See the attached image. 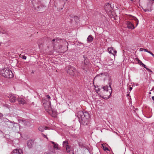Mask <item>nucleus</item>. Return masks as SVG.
I'll use <instances>...</instances> for the list:
<instances>
[{
    "label": "nucleus",
    "mask_w": 154,
    "mask_h": 154,
    "mask_svg": "<svg viewBox=\"0 0 154 154\" xmlns=\"http://www.w3.org/2000/svg\"><path fill=\"white\" fill-rule=\"evenodd\" d=\"M77 117L81 124L85 125L88 124L90 118V115L88 112L79 111L77 113Z\"/></svg>",
    "instance_id": "obj_1"
},
{
    "label": "nucleus",
    "mask_w": 154,
    "mask_h": 154,
    "mask_svg": "<svg viewBox=\"0 0 154 154\" xmlns=\"http://www.w3.org/2000/svg\"><path fill=\"white\" fill-rule=\"evenodd\" d=\"M42 103L46 112L52 117H56L57 116V113L55 111L52 110L51 106V101L48 100H43Z\"/></svg>",
    "instance_id": "obj_2"
},
{
    "label": "nucleus",
    "mask_w": 154,
    "mask_h": 154,
    "mask_svg": "<svg viewBox=\"0 0 154 154\" xmlns=\"http://www.w3.org/2000/svg\"><path fill=\"white\" fill-rule=\"evenodd\" d=\"M0 75L7 78H11L14 76L13 74L12 71L8 68H5L0 70Z\"/></svg>",
    "instance_id": "obj_3"
},
{
    "label": "nucleus",
    "mask_w": 154,
    "mask_h": 154,
    "mask_svg": "<svg viewBox=\"0 0 154 154\" xmlns=\"http://www.w3.org/2000/svg\"><path fill=\"white\" fill-rule=\"evenodd\" d=\"M103 90L101 91L103 97L109 98L111 95V88L110 86L106 85L103 88Z\"/></svg>",
    "instance_id": "obj_4"
},
{
    "label": "nucleus",
    "mask_w": 154,
    "mask_h": 154,
    "mask_svg": "<svg viewBox=\"0 0 154 154\" xmlns=\"http://www.w3.org/2000/svg\"><path fill=\"white\" fill-rule=\"evenodd\" d=\"M67 72L70 75L74 76L75 75L76 73V70L74 67L69 66L67 69Z\"/></svg>",
    "instance_id": "obj_5"
},
{
    "label": "nucleus",
    "mask_w": 154,
    "mask_h": 154,
    "mask_svg": "<svg viewBox=\"0 0 154 154\" xmlns=\"http://www.w3.org/2000/svg\"><path fill=\"white\" fill-rule=\"evenodd\" d=\"M105 10L107 13L112 12V8L111 4L109 3H106L104 6Z\"/></svg>",
    "instance_id": "obj_6"
},
{
    "label": "nucleus",
    "mask_w": 154,
    "mask_h": 154,
    "mask_svg": "<svg viewBox=\"0 0 154 154\" xmlns=\"http://www.w3.org/2000/svg\"><path fill=\"white\" fill-rule=\"evenodd\" d=\"M8 97L9 98L10 101L12 103H14L15 102L16 99L17 97V96H15L12 94L8 95Z\"/></svg>",
    "instance_id": "obj_7"
},
{
    "label": "nucleus",
    "mask_w": 154,
    "mask_h": 154,
    "mask_svg": "<svg viewBox=\"0 0 154 154\" xmlns=\"http://www.w3.org/2000/svg\"><path fill=\"white\" fill-rule=\"evenodd\" d=\"M34 144V141L31 140H28L27 142V145L28 147L29 148H31L33 146Z\"/></svg>",
    "instance_id": "obj_8"
},
{
    "label": "nucleus",
    "mask_w": 154,
    "mask_h": 154,
    "mask_svg": "<svg viewBox=\"0 0 154 154\" xmlns=\"http://www.w3.org/2000/svg\"><path fill=\"white\" fill-rule=\"evenodd\" d=\"M19 122L21 124L23 125L24 126H26L29 123L28 121H26L24 119L21 118L18 119Z\"/></svg>",
    "instance_id": "obj_9"
},
{
    "label": "nucleus",
    "mask_w": 154,
    "mask_h": 154,
    "mask_svg": "<svg viewBox=\"0 0 154 154\" xmlns=\"http://www.w3.org/2000/svg\"><path fill=\"white\" fill-rule=\"evenodd\" d=\"M13 152L14 153H17L18 154H22L23 152V150L22 149H14Z\"/></svg>",
    "instance_id": "obj_10"
},
{
    "label": "nucleus",
    "mask_w": 154,
    "mask_h": 154,
    "mask_svg": "<svg viewBox=\"0 0 154 154\" xmlns=\"http://www.w3.org/2000/svg\"><path fill=\"white\" fill-rule=\"evenodd\" d=\"M126 24L128 28L131 29H134L135 27L134 25L130 21H128Z\"/></svg>",
    "instance_id": "obj_11"
},
{
    "label": "nucleus",
    "mask_w": 154,
    "mask_h": 154,
    "mask_svg": "<svg viewBox=\"0 0 154 154\" xmlns=\"http://www.w3.org/2000/svg\"><path fill=\"white\" fill-rule=\"evenodd\" d=\"M24 97L23 96H21L20 97L18 98V101L20 103L22 104H24L25 103V101L24 100Z\"/></svg>",
    "instance_id": "obj_12"
},
{
    "label": "nucleus",
    "mask_w": 154,
    "mask_h": 154,
    "mask_svg": "<svg viewBox=\"0 0 154 154\" xmlns=\"http://www.w3.org/2000/svg\"><path fill=\"white\" fill-rule=\"evenodd\" d=\"M108 51L110 54L113 55L114 56H115L116 51L113 49L112 48H108Z\"/></svg>",
    "instance_id": "obj_13"
},
{
    "label": "nucleus",
    "mask_w": 154,
    "mask_h": 154,
    "mask_svg": "<svg viewBox=\"0 0 154 154\" xmlns=\"http://www.w3.org/2000/svg\"><path fill=\"white\" fill-rule=\"evenodd\" d=\"M47 128L48 127H45L44 126H41L39 127L38 130L41 132H43L44 131V130H46Z\"/></svg>",
    "instance_id": "obj_14"
},
{
    "label": "nucleus",
    "mask_w": 154,
    "mask_h": 154,
    "mask_svg": "<svg viewBox=\"0 0 154 154\" xmlns=\"http://www.w3.org/2000/svg\"><path fill=\"white\" fill-rule=\"evenodd\" d=\"M51 142L53 144V147L54 148L56 149H59L58 147V145L53 141H51Z\"/></svg>",
    "instance_id": "obj_15"
},
{
    "label": "nucleus",
    "mask_w": 154,
    "mask_h": 154,
    "mask_svg": "<svg viewBox=\"0 0 154 154\" xmlns=\"http://www.w3.org/2000/svg\"><path fill=\"white\" fill-rule=\"evenodd\" d=\"M93 37L91 35H90L88 37L87 40L88 42H91L93 41Z\"/></svg>",
    "instance_id": "obj_16"
},
{
    "label": "nucleus",
    "mask_w": 154,
    "mask_h": 154,
    "mask_svg": "<svg viewBox=\"0 0 154 154\" xmlns=\"http://www.w3.org/2000/svg\"><path fill=\"white\" fill-rule=\"evenodd\" d=\"M68 142L67 140L63 141V147L66 148L69 146Z\"/></svg>",
    "instance_id": "obj_17"
},
{
    "label": "nucleus",
    "mask_w": 154,
    "mask_h": 154,
    "mask_svg": "<svg viewBox=\"0 0 154 154\" xmlns=\"http://www.w3.org/2000/svg\"><path fill=\"white\" fill-rule=\"evenodd\" d=\"M85 58V60L84 62V63L86 65H88L90 63L89 61V60L88 59H87V57H84Z\"/></svg>",
    "instance_id": "obj_18"
},
{
    "label": "nucleus",
    "mask_w": 154,
    "mask_h": 154,
    "mask_svg": "<svg viewBox=\"0 0 154 154\" xmlns=\"http://www.w3.org/2000/svg\"><path fill=\"white\" fill-rule=\"evenodd\" d=\"M67 152H70L72 151V148L69 146L65 148Z\"/></svg>",
    "instance_id": "obj_19"
},
{
    "label": "nucleus",
    "mask_w": 154,
    "mask_h": 154,
    "mask_svg": "<svg viewBox=\"0 0 154 154\" xmlns=\"http://www.w3.org/2000/svg\"><path fill=\"white\" fill-rule=\"evenodd\" d=\"M133 19L135 21L136 23V26H137L138 24L139 21L135 17H133Z\"/></svg>",
    "instance_id": "obj_20"
},
{
    "label": "nucleus",
    "mask_w": 154,
    "mask_h": 154,
    "mask_svg": "<svg viewBox=\"0 0 154 154\" xmlns=\"http://www.w3.org/2000/svg\"><path fill=\"white\" fill-rule=\"evenodd\" d=\"M136 60L137 61L138 63L140 64V65H142V64L143 63H142V62H141V61H140V60H139V59H138L137 58L136 59Z\"/></svg>",
    "instance_id": "obj_21"
},
{
    "label": "nucleus",
    "mask_w": 154,
    "mask_h": 154,
    "mask_svg": "<svg viewBox=\"0 0 154 154\" xmlns=\"http://www.w3.org/2000/svg\"><path fill=\"white\" fill-rule=\"evenodd\" d=\"M141 65L143 67L146 68V69L148 70H149L150 71H151V70H150L149 69L146 68V67L145 65V64H144L143 63Z\"/></svg>",
    "instance_id": "obj_22"
},
{
    "label": "nucleus",
    "mask_w": 154,
    "mask_h": 154,
    "mask_svg": "<svg viewBox=\"0 0 154 154\" xmlns=\"http://www.w3.org/2000/svg\"><path fill=\"white\" fill-rule=\"evenodd\" d=\"M44 154H52L51 152H47L44 153Z\"/></svg>",
    "instance_id": "obj_23"
},
{
    "label": "nucleus",
    "mask_w": 154,
    "mask_h": 154,
    "mask_svg": "<svg viewBox=\"0 0 154 154\" xmlns=\"http://www.w3.org/2000/svg\"><path fill=\"white\" fill-rule=\"evenodd\" d=\"M47 98H48V100L50 99H51V97H50V96H49V95H47Z\"/></svg>",
    "instance_id": "obj_24"
},
{
    "label": "nucleus",
    "mask_w": 154,
    "mask_h": 154,
    "mask_svg": "<svg viewBox=\"0 0 154 154\" xmlns=\"http://www.w3.org/2000/svg\"><path fill=\"white\" fill-rule=\"evenodd\" d=\"M143 51H144L148 53V52H149V51L145 49H144V48H143Z\"/></svg>",
    "instance_id": "obj_25"
},
{
    "label": "nucleus",
    "mask_w": 154,
    "mask_h": 154,
    "mask_svg": "<svg viewBox=\"0 0 154 154\" xmlns=\"http://www.w3.org/2000/svg\"><path fill=\"white\" fill-rule=\"evenodd\" d=\"M103 148L105 150H109L108 148L107 147L104 148V147H103Z\"/></svg>",
    "instance_id": "obj_26"
},
{
    "label": "nucleus",
    "mask_w": 154,
    "mask_h": 154,
    "mask_svg": "<svg viewBox=\"0 0 154 154\" xmlns=\"http://www.w3.org/2000/svg\"><path fill=\"white\" fill-rule=\"evenodd\" d=\"M42 134L43 135V137H45V138H46V139H48V138L47 137V136L45 135V134H43L42 133Z\"/></svg>",
    "instance_id": "obj_27"
},
{
    "label": "nucleus",
    "mask_w": 154,
    "mask_h": 154,
    "mask_svg": "<svg viewBox=\"0 0 154 154\" xmlns=\"http://www.w3.org/2000/svg\"><path fill=\"white\" fill-rule=\"evenodd\" d=\"M149 97H151L152 99L154 100V96H152V95H150L149 96Z\"/></svg>",
    "instance_id": "obj_28"
},
{
    "label": "nucleus",
    "mask_w": 154,
    "mask_h": 154,
    "mask_svg": "<svg viewBox=\"0 0 154 154\" xmlns=\"http://www.w3.org/2000/svg\"><path fill=\"white\" fill-rule=\"evenodd\" d=\"M154 93V91L153 90H151L150 91V92H149V94H151L152 93Z\"/></svg>",
    "instance_id": "obj_29"
},
{
    "label": "nucleus",
    "mask_w": 154,
    "mask_h": 154,
    "mask_svg": "<svg viewBox=\"0 0 154 154\" xmlns=\"http://www.w3.org/2000/svg\"><path fill=\"white\" fill-rule=\"evenodd\" d=\"M104 75V74L103 73H101L100 74H99L98 75H97L96 76H100V75Z\"/></svg>",
    "instance_id": "obj_30"
},
{
    "label": "nucleus",
    "mask_w": 154,
    "mask_h": 154,
    "mask_svg": "<svg viewBox=\"0 0 154 154\" xmlns=\"http://www.w3.org/2000/svg\"><path fill=\"white\" fill-rule=\"evenodd\" d=\"M65 44L66 43V44H67V45H67V48H68V46L69 45L68 43L66 41H65Z\"/></svg>",
    "instance_id": "obj_31"
},
{
    "label": "nucleus",
    "mask_w": 154,
    "mask_h": 154,
    "mask_svg": "<svg viewBox=\"0 0 154 154\" xmlns=\"http://www.w3.org/2000/svg\"><path fill=\"white\" fill-rule=\"evenodd\" d=\"M139 51H143V48H140L139 50Z\"/></svg>",
    "instance_id": "obj_32"
},
{
    "label": "nucleus",
    "mask_w": 154,
    "mask_h": 154,
    "mask_svg": "<svg viewBox=\"0 0 154 154\" xmlns=\"http://www.w3.org/2000/svg\"><path fill=\"white\" fill-rule=\"evenodd\" d=\"M132 89V88L131 87H130L129 89V91H131Z\"/></svg>",
    "instance_id": "obj_33"
},
{
    "label": "nucleus",
    "mask_w": 154,
    "mask_h": 154,
    "mask_svg": "<svg viewBox=\"0 0 154 154\" xmlns=\"http://www.w3.org/2000/svg\"><path fill=\"white\" fill-rule=\"evenodd\" d=\"M23 59H25V60L26 59V56H24L23 57Z\"/></svg>",
    "instance_id": "obj_34"
},
{
    "label": "nucleus",
    "mask_w": 154,
    "mask_h": 154,
    "mask_svg": "<svg viewBox=\"0 0 154 154\" xmlns=\"http://www.w3.org/2000/svg\"><path fill=\"white\" fill-rule=\"evenodd\" d=\"M5 33V32H1V31H0V33Z\"/></svg>",
    "instance_id": "obj_35"
},
{
    "label": "nucleus",
    "mask_w": 154,
    "mask_h": 154,
    "mask_svg": "<svg viewBox=\"0 0 154 154\" xmlns=\"http://www.w3.org/2000/svg\"><path fill=\"white\" fill-rule=\"evenodd\" d=\"M55 40H56V39H53L52 41H53V42H54Z\"/></svg>",
    "instance_id": "obj_36"
},
{
    "label": "nucleus",
    "mask_w": 154,
    "mask_h": 154,
    "mask_svg": "<svg viewBox=\"0 0 154 154\" xmlns=\"http://www.w3.org/2000/svg\"><path fill=\"white\" fill-rule=\"evenodd\" d=\"M2 43L0 42V46L1 45V44H2Z\"/></svg>",
    "instance_id": "obj_37"
},
{
    "label": "nucleus",
    "mask_w": 154,
    "mask_h": 154,
    "mask_svg": "<svg viewBox=\"0 0 154 154\" xmlns=\"http://www.w3.org/2000/svg\"><path fill=\"white\" fill-rule=\"evenodd\" d=\"M147 10H144V11H146Z\"/></svg>",
    "instance_id": "obj_38"
},
{
    "label": "nucleus",
    "mask_w": 154,
    "mask_h": 154,
    "mask_svg": "<svg viewBox=\"0 0 154 154\" xmlns=\"http://www.w3.org/2000/svg\"><path fill=\"white\" fill-rule=\"evenodd\" d=\"M60 152H59V153L58 154H60Z\"/></svg>",
    "instance_id": "obj_39"
}]
</instances>
